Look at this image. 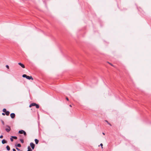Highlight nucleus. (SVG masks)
Instances as JSON below:
<instances>
[{
	"mask_svg": "<svg viewBox=\"0 0 151 151\" xmlns=\"http://www.w3.org/2000/svg\"><path fill=\"white\" fill-rule=\"evenodd\" d=\"M32 106H35L36 108L37 109H38L39 108V106L38 104L34 103L30 104L29 106V107H31Z\"/></svg>",
	"mask_w": 151,
	"mask_h": 151,
	"instance_id": "nucleus-1",
	"label": "nucleus"
},
{
	"mask_svg": "<svg viewBox=\"0 0 151 151\" xmlns=\"http://www.w3.org/2000/svg\"><path fill=\"white\" fill-rule=\"evenodd\" d=\"M22 77L24 78H26L28 80L32 79V80H33V79L31 76H27L26 74H23L22 75Z\"/></svg>",
	"mask_w": 151,
	"mask_h": 151,
	"instance_id": "nucleus-2",
	"label": "nucleus"
},
{
	"mask_svg": "<svg viewBox=\"0 0 151 151\" xmlns=\"http://www.w3.org/2000/svg\"><path fill=\"white\" fill-rule=\"evenodd\" d=\"M6 127L7 128H6L5 130L7 132H9L11 130L10 127L8 125H6Z\"/></svg>",
	"mask_w": 151,
	"mask_h": 151,
	"instance_id": "nucleus-3",
	"label": "nucleus"
},
{
	"mask_svg": "<svg viewBox=\"0 0 151 151\" xmlns=\"http://www.w3.org/2000/svg\"><path fill=\"white\" fill-rule=\"evenodd\" d=\"M30 145L32 149L33 150L34 149L35 145L33 142L30 143Z\"/></svg>",
	"mask_w": 151,
	"mask_h": 151,
	"instance_id": "nucleus-4",
	"label": "nucleus"
},
{
	"mask_svg": "<svg viewBox=\"0 0 151 151\" xmlns=\"http://www.w3.org/2000/svg\"><path fill=\"white\" fill-rule=\"evenodd\" d=\"M10 116L13 119L15 117V114L14 113H12L10 114Z\"/></svg>",
	"mask_w": 151,
	"mask_h": 151,
	"instance_id": "nucleus-5",
	"label": "nucleus"
},
{
	"mask_svg": "<svg viewBox=\"0 0 151 151\" xmlns=\"http://www.w3.org/2000/svg\"><path fill=\"white\" fill-rule=\"evenodd\" d=\"M18 64L19 65H20V66H21L22 68H25L24 65L22 63H18Z\"/></svg>",
	"mask_w": 151,
	"mask_h": 151,
	"instance_id": "nucleus-6",
	"label": "nucleus"
},
{
	"mask_svg": "<svg viewBox=\"0 0 151 151\" xmlns=\"http://www.w3.org/2000/svg\"><path fill=\"white\" fill-rule=\"evenodd\" d=\"M5 113V114L7 116H9L10 114V112L9 111H6Z\"/></svg>",
	"mask_w": 151,
	"mask_h": 151,
	"instance_id": "nucleus-7",
	"label": "nucleus"
},
{
	"mask_svg": "<svg viewBox=\"0 0 151 151\" xmlns=\"http://www.w3.org/2000/svg\"><path fill=\"white\" fill-rule=\"evenodd\" d=\"M2 143L3 144H4L7 143V141L5 139H3L2 141Z\"/></svg>",
	"mask_w": 151,
	"mask_h": 151,
	"instance_id": "nucleus-8",
	"label": "nucleus"
},
{
	"mask_svg": "<svg viewBox=\"0 0 151 151\" xmlns=\"http://www.w3.org/2000/svg\"><path fill=\"white\" fill-rule=\"evenodd\" d=\"M35 143L36 144H38L39 142V140L37 139H35Z\"/></svg>",
	"mask_w": 151,
	"mask_h": 151,
	"instance_id": "nucleus-9",
	"label": "nucleus"
},
{
	"mask_svg": "<svg viewBox=\"0 0 151 151\" xmlns=\"http://www.w3.org/2000/svg\"><path fill=\"white\" fill-rule=\"evenodd\" d=\"M24 130H20L19 132V133L20 134H22L23 133Z\"/></svg>",
	"mask_w": 151,
	"mask_h": 151,
	"instance_id": "nucleus-10",
	"label": "nucleus"
},
{
	"mask_svg": "<svg viewBox=\"0 0 151 151\" xmlns=\"http://www.w3.org/2000/svg\"><path fill=\"white\" fill-rule=\"evenodd\" d=\"M6 148L7 150L8 151H9L10 150V147L8 145L6 146Z\"/></svg>",
	"mask_w": 151,
	"mask_h": 151,
	"instance_id": "nucleus-11",
	"label": "nucleus"
},
{
	"mask_svg": "<svg viewBox=\"0 0 151 151\" xmlns=\"http://www.w3.org/2000/svg\"><path fill=\"white\" fill-rule=\"evenodd\" d=\"M12 138L14 139H17V137L16 136H12V137H11Z\"/></svg>",
	"mask_w": 151,
	"mask_h": 151,
	"instance_id": "nucleus-12",
	"label": "nucleus"
},
{
	"mask_svg": "<svg viewBox=\"0 0 151 151\" xmlns=\"http://www.w3.org/2000/svg\"><path fill=\"white\" fill-rule=\"evenodd\" d=\"M16 146H17L19 147H21V145L20 144H18L17 145H16Z\"/></svg>",
	"mask_w": 151,
	"mask_h": 151,
	"instance_id": "nucleus-13",
	"label": "nucleus"
},
{
	"mask_svg": "<svg viewBox=\"0 0 151 151\" xmlns=\"http://www.w3.org/2000/svg\"><path fill=\"white\" fill-rule=\"evenodd\" d=\"M20 142H21L22 143H24V141L23 140V139H20Z\"/></svg>",
	"mask_w": 151,
	"mask_h": 151,
	"instance_id": "nucleus-14",
	"label": "nucleus"
},
{
	"mask_svg": "<svg viewBox=\"0 0 151 151\" xmlns=\"http://www.w3.org/2000/svg\"><path fill=\"white\" fill-rule=\"evenodd\" d=\"M23 134L25 136H26V135H27V134H26V132L24 131H23Z\"/></svg>",
	"mask_w": 151,
	"mask_h": 151,
	"instance_id": "nucleus-15",
	"label": "nucleus"
},
{
	"mask_svg": "<svg viewBox=\"0 0 151 151\" xmlns=\"http://www.w3.org/2000/svg\"><path fill=\"white\" fill-rule=\"evenodd\" d=\"M3 111L4 112H5L6 111V109H3Z\"/></svg>",
	"mask_w": 151,
	"mask_h": 151,
	"instance_id": "nucleus-16",
	"label": "nucleus"
},
{
	"mask_svg": "<svg viewBox=\"0 0 151 151\" xmlns=\"http://www.w3.org/2000/svg\"><path fill=\"white\" fill-rule=\"evenodd\" d=\"M28 150H32V149L29 146H28Z\"/></svg>",
	"mask_w": 151,
	"mask_h": 151,
	"instance_id": "nucleus-17",
	"label": "nucleus"
},
{
	"mask_svg": "<svg viewBox=\"0 0 151 151\" xmlns=\"http://www.w3.org/2000/svg\"><path fill=\"white\" fill-rule=\"evenodd\" d=\"M6 66L8 69H9V67L8 65H6Z\"/></svg>",
	"mask_w": 151,
	"mask_h": 151,
	"instance_id": "nucleus-18",
	"label": "nucleus"
},
{
	"mask_svg": "<svg viewBox=\"0 0 151 151\" xmlns=\"http://www.w3.org/2000/svg\"><path fill=\"white\" fill-rule=\"evenodd\" d=\"M10 140H11V141L13 142V141L14 140H13V138H12V137L11 138H10Z\"/></svg>",
	"mask_w": 151,
	"mask_h": 151,
	"instance_id": "nucleus-19",
	"label": "nucleus"
},
{
	"mask_svg": "<svg viewBox=\"0 0 151 151\" xmlns=\"http://www.w3.org/2000/svg\"><path fill=\"white\" fill-rule=\"evenodd\" d=\"M16 150H18V151H19V150H20V149H19V148H17V147H16Z\"/></svg>",
	"mask_w": 151,
	"mask_h": 151,
	"instance_id": "nucleus-20",
	"label": "nucleus"
},
{
	"mask_svg": "<svg viewBox=\"0 0 151 151\" xmlns=\"http://www.w3.org/2000/svg\"><path fill=\"white\" fill-rule=\"evenodd\" d=\"M108 63H109V64H110V65H111V66H114L112 65V64L111 63H109V62H108Z\"/></svg>",
	"mask_w": 151,
	"mask_h": 151,
	"instance_id": "nucleus-21",
	"label": "nucleus"
},
{
	"mask_svg": "<svg viewBox=\"0 0 151 151\" xmlns=\"http://www.w3.org/2000/svg\"><path fill=\"white\" fill-rule=\"evenodd\" d=\"M100 145L101 146L102 148H103L102 146H103V144L102 143H101L100 144Z\"/></svg>",
	"mask_w": 151,
	"mask_h": 151,
	"instance_id": "nucleus-22",
	"label": "nucleus"
},
{
	"mask_svg": "<svg viewBox=\"0 0 151 151\" xmlns=\"http://www.w3.org/2000/svg\"><path fill=\"white\" fill-rule=\"evenodd\" d=\"M2 114L3 116H4L5 115V113H2Z\"/></svg>",
	"mask_w": 151,
	"mask_h": 151,
	"instance_id": "nucleus-23",
	"label": "nucleus"
},
{
	"mask_svg": "<svg viewBox=\"0 0 151 151\" xmlns=\"http://www.w3.org/2000/svg\"><path fill=\"white\" fill-rule=\"evenodd\" d=\"M3 138V135H1L0 136V138Z\"/></svg>",
	"mask_w": 151,
	"mask_h": 151,
	"instance_id": "nucleus-24",
	"label": "nucleus"
},
{
	"mask_svg": "<svg viewBox=\"0 0 151 151\" xmlns=\"http://www.w3.org/2000/svg\"><path fill=\"white\" fill-rule=\"evenodd\" d=\"M66 99L67 100V101H68L69 100V99H68V97H66Z\"/></svg>",
	"mask_w": 151,
	"mask_h": 151,
	"instance_id": "nucleus-25",
	"label": "nucleus"
},
{
	"mask_svg": "<svg viewBox=\"0 0 151 151\" xmlns=\"http://www.w3.org/2000/svg\"><path fill=\"white\" fill-rule=\"evenodd\" d=\"M107 123H108V124L110 126H111V124L110 123H109V122H108Z\"/></svg>",
	"mask_w": 151,
	"mask_h": 151,
	"instance_id": "nucleus-26",
	"label": "nucleus"
},
{
	"mask_svg": "<svg viewBox=\"0 0 151 151\" xmlns=\"http://www.w3.org/2000/svg\"><path fill=\"white\" fill-rule=\"evenodd\" d=\"M13 151H16V150L15 149H13Z\"/></svg>",
	"mask_w": 151,
	"mask_h": 151,
	"instance_id": "nucleus-27",
	"label": "nucleus"
},
{
	"mask_svg": "<svg viewBox=\"0 0 151 151\" xmlns=\"http://www.w3.org/2000/svg\"><path fill=\"white\" fill-rule=\"evenodd\" d=\"M105 121L107 123H108V122H108V121H107V120H105Z\"/></svg>",
	"mask_w": 151,
	"mask_h": 151,
	"instance_id": "nucleus-28",
	"label": "nucleus"
},
{
	"mask_svg": "<svg viewBox=\"0 0 151 151\" xmlns=\"http://www.w3.org/2000/svg\"><path fill=\"white\" fill-rule=\"evenodd\" d=\"M69 106H70V107H72V106H71V105H69Z\"/></svg>",
	"mask_w": 151,
	"mask_h": 151,
	"instance_id": "nucleus-29",
	"label": "nucleus"
},
{
	"mask_svg": "<svg viewBox=\"0 0 151 151\" xmlns=\"http://www.w3.org/2000/svg\"><path fill=\"white\" fill-rule=\"evenodd\" d=\"M2 123H3V124H4V122H3V121H2Z\"/></svg>",
	"mask_w": 151,
	"mask_h": 151,
	"instance_id": "nucleus-30",
	"label": "nucleus"
},
{
	"mask_svg": "<svg viewBox=\"0 0 151 151\" xmlns=\"http://www.w3.org/2000/svg\"><path fill=\"white\" fill-rule=\"evenodd\" d=\"M27 151H32V150H28Z\"/></svg>",
	"mask_w": 151,
	"mask_h": 151,
	"instance_id": "nucleus-31",
	"label": "nucleus"
},
{
	"mask_svg": "<svg viewBox=\"0 0 151 151\" xmlns=\"http://www.w3.org/2000/svg\"><path fill=\"white\" fill-rule=\"evenodd\" d=\"M102 134L103 135H105V133H104L103 132Z\"/></svg>",
	"mask_w": 151,
	"mask_h": 151,
	"instance_id": "nucleus-32",
	"label": "nucleus"
}]
</instances>
